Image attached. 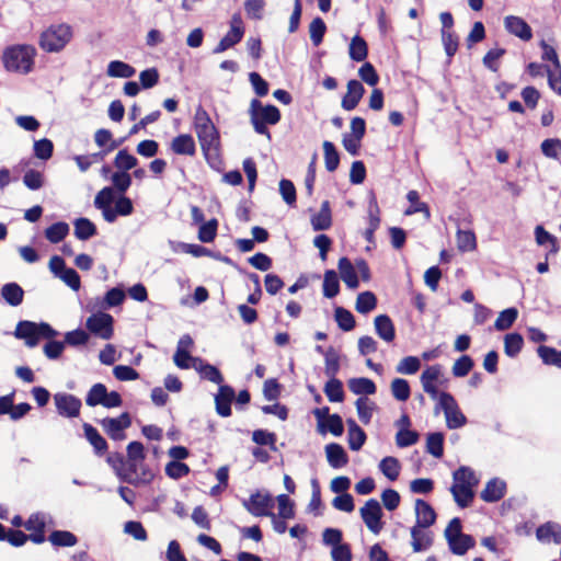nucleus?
<instances>
[{"label": "nucleus", "instance_id": "f257e3e1", "mask_svg": "<svg viewBox=\"0 0 561 561\" xmlns=\"http://www.w3.org/2000/svg\"><path fill=\"white\" fill-rule=\"evenodd\" d=\"M194 128L197 134L203 153L211 164V159L218 157L219 133L208 113L198 106L194 116Z\"/></svg>", "mask_w": 561, "mask_h": 561}, {"label": "nucleus", "instance_id": "f03ea898", "mask_svg": "<svg viewBox=\"0 0 561 561\" xmlns=\"http://www.w3.org/2000/svg\"><path fill=\"white\" fill-rule=\"evenodd\" d=\"M13 334L16 339L23 340L27 347L33 348L39 344L41 340L55 339L59 332L47 322L21 320Z\"/></svg>", "mask_w": 561, "mask_h": 561}, {"label": "nucleus", "instance_id": "7ed1b4c3", "mask_svg": "<svg viewBox=\"0 0 561 561\" xmlns=\"http://www.w3.org/2000/svg\"><path fill=\"white\" fill-rule=\"evenodd\" d=\"M34 48L27 45L12 46L3 53V65L9 71L27 73L32 70Z\"/></svg>", "mask_w": 561, "mask_h": 561}, {"label": "nucleus", "instance_id": "20e7f679", "mask_svg": "<svg viewBox=\"0 0 561 561\" xmlns=\"http://www.w3.org/2000/svg\"><path fill=\"white\" fill-rule=\"evenodd\" d=\"M437 404L435 407V413L437 414L440 410L445 414L446 426L449 430H456L467 424V417L461 412L456 399L449 392L442 391L439 398L436 399Z\"/></svg>", "mask_w": 561, "mask_h": 561}, {"label": "nucleus", "instance_id": "39448f33", "mask_svg": "<svg viewBox=\"0 0 561 561\" xmlns=\"http://www.w3.org/2000/svg\"><path fill=\"white\" fill-rule=\"evenodd\" d=\"M71 27L67 24L53 25L42 33L39 46L48 53L60 51L71 39Z\"/></svg>", "mask_w": 561, "mask_h": 561}, {"label": "nucleus", "instance_id": "423d86ee", "mask_svg": "<svg viewBox=\"0 0 561 561\" xmlns=\"http://www.w3.org/2000/svg\"><path fill=\"white\" fill-rule=\"evenodd\" d=\"M242 506L252 516H270L274 507V499L268 491L256 490L249 499L242 500Z\"/></svg>", "mask_w": 561, "mask_h": 561}, {"label": "nucleus", "instance_id": "0eeeda50", "mask_svg": "<svg viewBox=\"0 0 561 561\" xmlns=\"http://www.w3.org/2000/svg\"><path fill=\"white\" fill-rule=\"evenodd\" d=\"M89 334L102 340H110L114 334V318L106 312H94L85 321Z\"/></svg>", "mask_w": 561, "mask_h": 561}, {"label": "nucleus", "instance_id": "6e6552de", "mask_svg": "<svg viewBox=\"0 0 561 561\" xmlns=\"http://www.w3.org/2000/svg\"><path fill=\"white\" fill-rule=\"evenodd\" d=\"M360 517L366 527L375 535H378L382 528L383 523L381 520L383 512L380 503L375 499L366 501L363 507L359 510Z\"/></svg>", "mask_w": 561, "mask_h": 561}, {"label": "nucleus", "instance_id": "1a4fd4ad", "mask_svg": "<svg viewBox=\"0 0 561 561\" xmlns=\"http://www.w3.org/2000/svg\"><path fill=\"white\" fill-rule=\"evenodd\" d=\"M100 424L111 439L121 442L126 438L125 431L131 425V416L128 412H123L118 417L101 420Z\"/></svg>", "mask_w": 561, "mask_h": 561}, {"label": "nucleus", "instance_id": "9d476101", "mask_svg": "<svg viewBox=\"0 0 561 561\" xmlns=\"http://www.w3.org/2000/svg\"><path fill=\"white\" fill-rule=\"evenodd\" d=\"M107 463L115 470L116 476L123 482L139 485L140 483L149 482L152 478L151 473H147L144 471V478H133L129 473H124V466L126 465L125 458L122 454L115 453L107 457Z\"/></svg>", "mask_w": 561, "mask_h": 561}, {"label": "nucleus", "instance_id": "9b49d317", "mask_svg": "<svg viewBox=\"0 0 561 561\" xmlns=\"http://www.w3.org/2000/svg\"><path fill=\"white\" fill-rule=\"evenodd\" d=\"M443 376L442 366L436 364L428 366L423 370L420 377L421 385L423 390L433 399L436 400L439 398L440 392L437 389L435 382L443 385L440 381V377Z\"/></svg>", "mask_w": 561, "mask_h": 561}, {"label": "nucleus", "instance_id": "f8f14e48", "mask_svg": "<svg viewBox=\"0 0 561 561\" xmlns=\"http://www.w3.org/2000/svg\"><path fill=\"white\" fill-rule=\"evenodd\" d=\"M58 413L65 417H77L81 409V400L73 394L58 392L54 396Z\"/></svg>", "mask_w": 561, "mask_h": 561}, {"label": "nucleus", "instance_id": "ddd939ff", "mask_svg": "<svg viewBox=\"0 0 561 561\" xmlns=\"http://www.w3.org/2000/svg\"><path fill=\"white\" fill-rule=\"evenodd\" d=\"M116 197L114 188L112 186H105L94 198V207L102 211V216L105 221L114 216L112 213V204L115 203Z\"/></svg>", "mask_w": 561, "mask_h": 561}, {"label": "nucleus", "instance_id": "4468645a", "mask_svg": "<svg viewBox=\"0 0 561 561\" xmlns=\"http://www.w3.org/2000/svg\"><path fill=\"white\" fill-rule=\"evenodd\" d=\"M234 390L231 386L220 385L215 396L216 411L222 417L231 415V402L234 399Z\"/></svg>", "mask_w": 561, "mask_h": 561}, {"label": "nucleus", "instance_id": "2eb2a0df", "mask_svg": "<svg viewBox=\"0 0 561 561\" xmlns=\"http://www.w3.org/2000/svg\"><path fill=\"white\" fill-rule=\"evenodd\" d=\"M505 28L508 33L517 36L518 38L528 42L533 37L531 27L527 24V22L515 15H508L504 20Z\"/></svg>", "mask_w": 561, "mask_h": 561}, {"label": "nucleus", "instance_id": "dca6fc26", "mask_svg": "<svg viewBox=\"0 0 561 561\" xmlns=\"http://www.w3.org/2000/svg\"><path fill=\"white\" fill-rule=\"evenodd\" d=\"M414 508H415V517H416L415 525L424 527V528H428L435 524L437 515H436L435 510L428 502H426L422 499H417V500H415Z\"/></svg>", "mask_w": 561, "mask_h": 561}, {"label": "nucleus", "instance_id": "f3484780", "mask_svg": "<svg viewBox=\"0 0 561 561\" xmlns=\"http://www.w3.org/2000/svg\"><path fill=\"white\" fill-rule=\"evenodd\" d=\"M364 93L365 88L358 80H350L347 82V93L342 99V107L345 111H353L358 105Z\"/></svg>", "mask_w": 561, "mask_h": 561}, {"label": "nucleus", "instance_id": "a211bd4d", "mask_svg": "<svg viewBox=\"0 0 561 561\" xmlns=\"http://www.w3.org/2000/svg\"><path fill=\"white\" fill-rule=\"evenodd\" d=\"M506 491L505 481L493 478L485 484V488L481 491L480 497L486 503H494L500 501Z\"/></svg>", "mask_w": 561, "mask_h": 561}, {"label": "nucleus", "instance_id": "6ab92c4d", "mask_svg": "<svg viewBox=\"0 0 561 561\" xmlns=\"http://www.w3.org/2000/svg\"><path fill=\"white\" fill-rule=\"evenodd\" d=\"M194 368L196 371L201 375L203 379H206L210 382L217 383V385H224V377L220 373V370L209 363L205 362L204 359L199 357L194 358Z\"/></svg>", "mask_w": 561, "mask_h": 561}, {"label": "nucleus", "instance_id": "aec40b11", "mask_svg": "<svg viewBox=\"0 0 561 561\" xmlns=\"http://www.w3.org/2000/svg\"><path fill=\"white\" fill-rule=\"evenodd\" d=\"M325 455L329 465L339 469L348 462V456L345 449L337 443H330L325 446Z\"/></svg>", "mask_w": 561, "mask_h": 561}, {"label": "nucleus", "instance_id": "412c9836", "mask_svg": "<svg viewBox=\"0 0 561 561\" xmlns=\"http://www.w3.org/2000/svg\"><path fill=\"white\" fill-rule=\"evenodd\" d=\"M377 335L387 343H391L396 337V329L392 320L387 314H379L374 321Z\"/></svg>", "mask_w": 561, "mask_h": 561}, {"label": "nucleus", "instance_id": "4be33fe9", "mask_svg": "<svg viewBox=\"0 0 561 561\" xmlns=\"http://www.w3.org/2000/svg\"><path fill=\"white\" fill-rule=\"evenodd\" d=\"M171 150L176 154L194 156L196 146L193 137L188 134H182L172 139Z\"/></svg>", "mask_w": 561, "mask_h": 561}, {"label": "nucleus", "instance_id": "5701e85b", "mask_svg": "<svg viewBox=\"0 0 561 561\" xmlns=\"http://www.w3.org/2000/svg\"><path fill=\"white\" fill-rule=\"evenodd\" d=\"M341 278L351 289H356L359 286V280L352 262L347 257H341L337 264Z\"/></svg>", "mask_w": 561, "mask_h": 561}, {"label": "nucleus", "instance_id": "b1692460", "mask_svg": "<svg viewBox=\"0 0 561 561\" xmlns=\"http://www.w3.org/2000/svg\"><path fill=\"white\" fill-rule=\"evenodd\" d=\"M348 389L357 396L365 397L375 394L377 391L376 383L366 377L351 378L347 381Z\"/></svg>", "mask_w": 561, "mask_h": 561}, {"label": "nucleus", "instance_id": "393cba45", "mask_svg": "<svg viewBox=\"0 0 561 561\" xmlns=\"http://www.w3.org/2000/svg\"><path fill=\"white\" fill-rule=\"evenodd\" d=\"M83 431L87 440L93 446L96 455L101 456L107 451V442L101 436L95 427L89 423H84Z\"/></svg>", "mask_w": 561, "mask_h": 561}, {"label": "nucleus", "instance_id": "a878e982", "mask_svg": "<svg viewBox=\"0 0 561 561\" xmlns=\"http://www.w3.org/2000/svg\"><path fill=\"white\" fill-rule=\"evenodd\" d=\"M311 225L314 231L328 230L332 225V216L329 201L321 204L318 214L311 217Z\"/></svg>", "mask_w": 561, "mask_h": 561}, {"label": "nucleus", "instance_id": "bb28decb", "mask_svg": "<svg viewBox=\"0 0 561 561\" xmlns=\"http://www.w3.org/2000/svg\"><path fill=\"white\" fill-rule=\"evenodd\" d=\"M536 537L540 541L553 540L559 545L561 543V526L552 522L540 525L536 530Z\"/></svg>", "mask_w": 561, "mask_h": 561}, {"label": "nucleus", "instance_id": "cd10ccee", "mask_svg": "<svg viewBox=\"0 0 561 561\" xmlns=\"http://www.w3.org/2000/svg\"><path fill=\"white\" fill-rule=\"evenodd\" d=\"M423 529L425 528L417 525H414L411 528V546L414 552L424 551L432 546V537L430 536L428 533H424Z\"/></svg>", "mask_w": 561, "mask_h": 561}, {"label": "nucleus", "instance_id": "c85d7f7f", "mask_svg": "<svg viewBox=\"0 0 561 561\" xmlns=\"http://www.w3.org/2000/svg\"><path fill=\"white\" fill-rule=\"evenodd\" d=\"M244 35V30L230 27L229 32L219 41L217 46L213 49V54H221L227 49L236 46L241 42Z\"/></svg>", "mask_w": 561, "mask_h": 561}, {"label": "nucleus", "instance_id": "c756f323", "mask_svg": "<svg viewBox=\"0 0 561 561\" xmlns=\"http://www.w3.org/2000/svg\"><path fill=\"white\" fill-rule=\"evenodd\" d=\"M1 296L10 306L16 307L23 301L24 290L16 283H7L1 288Z\"/></svg>", "mask_w": 561, "mask_h": 561}, {"label": "nucleus", "instance_id": "7c9ffc66", "mask_svg": "<svg viewBox=\"0 0 561 561\" xmlns=\"http://www.w3.org/2000/svg\"><path fill=\"white\" fill-rule=\"evenodd\" d=\"M47 539L56 548L73 547L78 543V537L68 530H54Z\"/></svg>", "mask_w": 561, "mask_h": 561}, {"label": "nucleus", "instance_id": "2f4dec72", "mask_svg": "<svg viewBox=\"0 0 561 561\" xmlns=\"http://www.w3.org/2000/svg\"><path fill=\"white\" fill-rule=\"evenodd\" d=\"M453 480V485H467L468 488H476L479 483L474 471L466 466H461L454 471Z\"/></svg>", "mask_w": 561, "mask_h": 561}, {"label": "nucleus", "instance_id": "473e14b6", "mask_svg": "<svg viewBox=\"0 0 561 561\" xmlns=\"http://www.w3.org/2000/svg\"><path fill=\"white\" fill-rule=\"evenodd\" d=\"M474 488H468L467 485H451L450 493L454 496L456 504L466 508L471 505L474 499Z\"/></svg>", "mask_w": 561, "mask_h": 561}, {"label": "nucleus", "instance_id": "72a5a7b5", "mask_svg": "<svg viewBox=\"0 0 561 561\" xmlns=\"http://www.w3.org/2000/svg\"><path fill=\"white\" fill-rule=\"evenodd\" d=\"M75 236L77 239L85 241L96 234V226L88 218L80 217L73 221Z\"/></svg>", "mask_w": 561, "mask_h": 561}, {"label": "nucleus", "instance_id": "f704fd0d", "mask_svg": "<svg viewBox=\"0 0 561 561\" xmlns=\"http://www.w3.org/2000/svg\"><path fill=\"white\" fill-rule=\"evenodd\" d=\"M447 543L454 554L463 556L469 549L474 547L476 540L471 535H462L457 538L451 537L447 540Z\"/></svg>", "mask_w": 561, "mask_h": 561}, {"label": "nucleus", "instance_id": "c9c22d12", "mask_svg": "<svg viewBox=\"0 0 561 561\" xmlns=\"http://www.w3.org/2000/svg\"><path fill=\"white\" fill-rule=\"evenodd\" d=\"M348 54L352 60L357 62L364 61L368 55L366 41L362 36L355 35L350 43Z\"/></svg>", "mask_w": 561, "mask_h": 561}, {"label": "nucleus", "instance_id": "e433bc0d", "mask_svg": "<svg viewBox=\"0 0 561 561\" xmlns=\"http://www.w3.org/2000/svg\"><path fill=\"white\" fill-rule=\"evenodd\" d=\"M444 439L442 432L428 433L426 436V451L435 458H442L444 455Z\"/></svg>", "mask_w": 561, "mask_h": 561}, {"label": "nucleus", "instance_id": "4c0bfd02", "mask_svg": "<svg viewBox=\"0 0 561 561\" xmlns=\"http://www.w3.org/2000/svg\"><path fill=\"white\" fill-rule=\"evenodd\" d=\"M69 225L65 221H58L47 227L44 231L45 238L51 243L61 242L69 233Z\"/></svg>", "mask_w": 561, "mask_h": 561}, {"label": "nucleus", "instance_id": "58836bf2", "mask_svg": "<svg viewBox=\"0 0 561 561\" xmlns=\"http://www.w3.org/2000/svg\"><path fill=\"white\" fill-rule=\"evenodd\" d=\"M115 206L112 208L114 216L111 219H106V222H114L118 216H129L134 211V205L129 197L124 194L119 195L115 199Z\"/></svg>", "mask_w": 561, "mask_h": 561}, {"label": "nucleus", "instance_id": "ea45409f", "mask_svg": "<svg viewBox=\"0 0 561 561\" xmlns=\"http://www.w3.org/2000/svg\"><path fill=\"white\" fill-rule=\"evenodd\" d=\"M114 167L118 172H128L138 164V159L130 154L127 149H121L114 159Z\"/></svg>", "mask_w": 561, "mask_h": 561}, {"label": "nucleus", "instance_id": "a19ab883", "mask_svg": "<svg viewBox=\"0 0 561 561\" xmlns=\"http://www.w3.org/2000/svg\"><path fill=\"white\" fill-rule=\"evenodd\" d=\"M355 407L359 421L365 425L369 424L376 409L375 402L370 401L367 397H359L355 401Z\"/></svg>", "mask_w": 561, "mask_h": 561}, {"label": "nucleus", "instance_id": "79ce46f5", "mask_svg": "<svg viewBox=\"0 0 561 561\" xmlns=\"http://www.w3.org/2000/svg\"><path fill=\"white\" fill-rule=\"evenodd\" d=\"M535 237H536V242L539 245H546V244L550 245V249H549L548 253L546 254V259H548L550 255H554L558 253L559 245L557 243L556 237L552 236L551 233H549L548 231H546L542 226L536 227Z\"/></svg>", "mask_w": 561, "mask_h": 561}, {"label": "nucleus", "instance_id": "37998d69", "mask_svg": "<svg viewBox=\"0 0 561 561\" xmlns=\"http://www.w3.org/2000/svg\"><path fill=\"white\" fill-rule=\"evenodd\" d=\"M106 72L112 78H131L136 69L124 61L113 60L108 64Z\"/></svg>", "mask_w": 561, "mask_h": 561}, {"label": "nucleus", "instance_id": "c03bdc74", "mask_svg": "<svg viewBox=\"0 0 561 561\" xmlns=\"http://www.w3.org/2000/svg\"><path fill=\"white\" fill-rule=\"evenodd\" d=\"M254 113L260 121L265 122L270 125H275L280 121L279 110L272 104L263 105L254 108Z\"/></svg>", "mask_w": 561, "mask_h": 561}, {"label": "nucleus", "instance_id": "a18cd8bd", "mask_svg": "<svg viewBox=\"0 0 561 561\" xmlns=\"http://www.w3.org/2000/svg\"><path fill=\"white\" fill-rule=\"evenodd\" d=\"M323 296L334 298L340 291V280L334 270H328L323 277Z\"/></svg>", "mask_w": 561, "mask_h": 561}, {"label": "nucleus", "instance_id": "49530a36", "mask_svg": "<svg viewBox=\"0 0 561 561\" xmlns=\"http://www.w3.org/2000/svg\"><path fill=\"white\" fill-rule=\"evenodd\" d=\"M524 345V339L519 333H508L504 337V352L508 357H515L519 354Z\"/></svg>", "mask_w": 561, "mask_h": 561}, {"label": "nucleus", "instance_id": "de8ad7c7", "mask_svg": "<svg viewBox=\"0 0 561 561\" xmlns=\"http://www.w3.org/2000/svg\"><path fill=\"white\" fill-rule=\"evenodd\" d=\"M400 462L397 458L388 456L381 459L379 462V470L387 477L390 481H396L400 474Z\"/></svg>", "mask_w": 561, "mask_h": 561}, {"label": "nucleus", "instance_id": "09e8293b", "mask_svg": "<svg viewBox=\"0 0 561 561\" xmlns=\"http://www.w3.org/2000/svg\"><path fill=\"white\" fill-rule=\"evenodd\" d=\"M518 317V310L515 307L507 308L500 312L494 322V328L497 331L508 330Z\"/></svg>", "mask_w": 561, "mask_h": 561}, {"label": "nucleus", "instance_id": "8fccbe9b", "mask_svg": "<svg viewBox=\"0 0 561 561\" xmlns=\"http://www.w3.org/2000/svg\"><path fill=\"white\" fill-rule=\"evenodd\" d=\"M322 146L324 151L325 169L329 172H334L340 164L339 151L336 150L334 144L329 140H325Z\"/></svg>", "mask_w": 561, "mask_h": 561}, {"label": "nucleus", "instance_id": "3c124183", "mask_svg": "<svg viewBox=\"0 0 561 561\" xmlns=\"http://www.w3.org/2000/svg\"><path fill=\"white\" fill-rule=\"evenodd\" d=\"M537 353L543 364L561 368V351L551 346L540 345L537 348Z\"/></svg>", "mask_w": 561, "mask_h": 561}, {"label": "nucleus", "instance_id": "603ef678", "mask_svg": "<svg viewBox=\"0 0 561 561\" xmlns=\"http://www.w3.org/2000/svg\"><path fill=\"white\" fill-rule=\"evenodd\" d=\"M390 390L392 397L401 402L407 401L411 394V388L409 381L403 378H394L391 381Z\"/></svg>", "mask_w": 561, "mask_h": 561}, {"label": "nucleus", "instance_id": "864d4df0", "mask_svg": "<svg viewBox=\"0 0 561 561\" xmlns=\"http://www.w3.org/2000/svg\"><path fill=\"white\" fill-rule=\"evenodd\" d=\"M377 306V298L371 291H363L357 296L356 299V311L366 314L374 310Z\"/></svg>", "mask_w": 561, "mask_h": 561}, {"label": "nucleus", "instance_id": "5fc2aeb1", "mask_svg": "<svg viewBox=\"0 0 561 561\" xmlns=\"http://www.w3.org/2000/svg\"><path fill=\"white\" fill-rule=\"evenodd\" d=\"M324 393L331 402H342L344 400L343 383L336 378H330L324 386Z\"/></svg>", "mask_w": 561, "mask_h": 561}, {"label": "nucleus", "instance_id": "6e6d98bb", "mask_svg": "<svg viewBox=\"0 0 561 561\" xmlns=\"http://www.w3.org/2000/svg\"><path fill=\"white\" fill-rule=\"evenodd\" d=\"M334 318L341 330L348 332L355 328V318L347 309L336 307L334 310Z\"/></svg>", "mask_w": 561, "mask_h": 561}, {"label": "nucleus", "instance_id": "4d7b16f0", "mask_svg": "<svg viewBox=\"0 0 561 561\" xmlns=\"http://www.w3.org/2000/svg\"><path fill=\"white\" fill-rule=\"evenodd\" d=\"M411 206L404 211L405 215H413L416 213H423L428 219L431 217L430 208L425 203L420 202V195L416 191H410L407 195Z\"/></svg>", "mask_w": 561, "mask_h": 561}, {"label": "nucleus", "instance_id": "13d9d810", "mask_svg": "<svg viewBox=\"0 0 561 561\" xmlns=\"http://www.w3.org/2000/svg\"><path fill=\"white\" fill-rule=\"evenodd\" d=\"M325 32L324 21L320 16L314 18L309 25L310 39L313 46L317 47L322 43Z\"/></svg>", "mask_w": 561, "mask_h": 561}, {"label": "nucleus", "instance_id": "bf43d9fd", "mask_svg": "<svg viewBox=\"0 0 561 561\" xmlns=\"http://www.w3.org/2000/svg\"><path fill=\"white\" fill-rule=\"evenodd\" d=\"M90 340V334L82 330V329H76L72 331H68L65 333V345L79 347L84 346Z\"/></svg>", "mask_w": 561, "mask_h": 561}, {"label": "nucleus", "instance_id": "052dcab7", "mask_svg": "<svg viewBox=\"0 0 561 561\" xmlns=\"http://www.w3.org/2000/svg\"><path fill=\"white\" fill-rule=\"evenodd\" d=\"M421 368V360L416 356L403 357L396 367V371L401 375H414Z\"/></svg>", "mask_w": 561, "mask_h": 561}, {"label": "nucleus", "instance_id": "680f3d73", "mask_svg": "<svg viewBox=\"0 0 561 561\" xmlns=\"http://www.w3.org/2000/svg\"><path fill=\"white\" fill-rule=\"evenodd\" d=\"M325 367L324 373L330 378H335L340 370V357L333 347H329L325 352Z\"/></svg>", "mask_w": 561, "mask_h": 561}, {"label": "nucleus", "instance_id": "e2e57ef3", "mask_svg": "<svg viewBox=\"0 0 561 561\" xmlns=\"http://www.w3.org/2000/svg\"><path fill=\"white\" fill-rule=\"evenodd\" d=\"M541 152L550 159H559L561 157V139L548 138L540 145Z\"/></svg>", "mask_w": 561, "mask_h": 561}, {"label": "nucleus", "instance_id": "0e129e2a", "mask_svg": "<svg viewBox=\"0 0 561 561\" xmlns=\"http://www.w3.org/2000/svg\"><path fill=\"white\" fill-rule=\"evenodd\" d=\"M106 387L103 383H95L89 390L85 397V403L89 407H95L99 404H103L106 394Z\"/></svg>", "mask_w": 561, "mask_h": 561}, {"label": "nucleus", "instance_id": "69168bd1", "mask_svg": "<svg viewBox=\"0 0 561 561\" xmlns=\"http://www.w3.org/2000/svg\"><path fill=\"white\" fill-rule=\"evenodd\" d=\"M111 181L113 184L114 191L118 192L121 195L125 194V192L130 187L131 185V174L128 172H114L111 176Z\"/></svg>", "mask_w": 561, "mask_h": 561}, {"label": "nucleus", "instance_id": "338daca9", "mask_svg": "<svg viewBox=\"0 0 561 561\" xmlns=\"http://www.w3.org/2000/svg\"><path fill=\"white\" fill-rule=\"evenodd\" d=\"M440 34L446 55L449 58L454 57L459 45L458 36L453 31L448 30H442Z\"/></svg>", "mask_w": 561, "mask_h": 561}, {"label": "nucleus", "instance_id": "774afa93", "mask_svg": "<svg viewBox=\"0 0 561 561\" xmlns=\"http://www.w3.org/2000/svg\"><path fill=\"white\" fill-rule=\"evenodd\" d=\"M474 362L469 355H462L459 357L453 366V375L455 377H465L467 376L470 370L473 368Z\"/></svg>", "mask_w": 561, "mask_h": 561}]
</instances>
